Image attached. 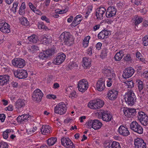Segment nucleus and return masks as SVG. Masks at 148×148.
<instances>
[{
	"instance_id": "nucleus-1",
	"label": "nucleus",
	"mask_w": 148,
	"mask_h": 148,
	"mask_svg": "<svg viewBox=\"0 0 148 148\" xmlns=\"http://www.w3.org/2000/svg\"><path fill=\"white\" fill-rule=\"evenodd\" d=\"M125 99L129 106H132L136 101V98L134 91L132 90L128 91L125 95Z\"/></svg>"
},
{
	"instance_id": "nucleus-2",
	"label": "nucleus",
	"mask_w": 148,
	"mask_h": 148,
	"mask_svg": "<svg viewBox=\"0 0 148 148\" xmlns=\"http://www.w3.org/2000/svg\"><path fill=\"white\" fill-rule=\"evenodd\" d=\"M104 104V101L99 99L90 101L88 104V107L93 110L99 109L102 107Z\"/></svg>"
},
{
	"instance_id": "nucleus-3",
	"label": "nucleus",
	"mask_w": 148,
	"mask_h": 148,
	"mask_svg": "<svg viewBox=\"0 0 148 148\" xmlns=\"http://www.w3.org/2000/svg\"><path fill=\"white\" fill-rule=\"evenodd\" d=\"M60 39L64 41L65 45L70 46L72 45L74 40L70 33L69 32H64L60 36Z\"/></svg>"
},
{
	"instance_id": "nucleus-4",
	"label": "nucleus",
	"mask_w": 148,
	"mask_h": 148,
	"mask_svg": "<svg viewBox=\"0 0 148 148\" xmlns=\"http://www.w3.org/2000/svg\"><path fill=\"white\" fill-rule=\"evenodd\" d=\"M99 114L101 115V118L102 120L106 122L111 121L110 124L111 125H115V122L113 120V117L112 115L106 111L102 110L99 112Z\"/></svg>"
},
{
	"instance_id": "nucleus-5",
	"label": "nucleus",
	"mask_w": 148,
	"mask_h": 148,
	"mask_svg": "<svg viewBox=\"0 0 148 148\" xmlns=\"http://www.w3.org/2000/svg\"><path fill=\"white\" fill-rule=\"evenodd\" d=\"M56 53V50L53 48L49 49L41 52L39 54V58L42 60H46L50 56H52Z\"/></svg>"
},
{
	"instance_id": "nucleus-6",
	"label": "nucleus",
	"mask_w": 148,
	"mask_h": 148,
	"mask_svg": "<svg viewBox=\"0 0 148 148\" xmlns=\"http://www.w3.org/2000/svg\"><path fill=\"white\" fill-rule=\"evenodd\" d=\"M66 111V106L64 102H62L57 104L54 108V112L56 113L62 115Z\"/></svg>"
},
{
	"instance_id": "nucleus-7",
	"label": "nucleus",
	"mask_w": 148,
	"mask_h": 148,
	"mask_svg": "<svg viewBox=\"0 0 148 148\" xmlns=\"http://www.w3.org/2000/svg\"><path fill=\"white\" fill-rule=\"evenodd\" d=\"M130 127L131 129L135 132L140 134H142L143 133V127L136 121L132 122L130 124Z\"/></svg>"
},
{
	"instance_id": "nucleus-8",
	"label": "nucleus",
	"mask_w": 148,
	"mask_h": 148,
	"mask_svg": "<svg viewBox=\"0 0 148 148\" xmlns=\"http://www.w3.org/2000/svg\"><path fill=\"white\" fill-rule=\"evenodd\" d=\"M78 90L82 92H84L88 89V81L86 79H83L79 81L78 83Z\"/></svg>"
},
{
	"instance_id": "nucleus-9",
	"label": "nucleus",
	"mask_w": 148,
	"mask_h": 148,
	"mask_svg": "<svg viewBox=\"0 0 148 148\" xmlns=\"http://www.w3.org/2000/svg\"><path fill=\"white\" fill-rule=\"evenodd\" d=\"M43 95L41 90L39 89H37L33 92L32 99L34 101L39 102L41 101Z\"/></svg>"
},
{
	"instance_id": "nucleus-10",
	"label": "nucleus",
	"mask_w": 148,
	"mask_h": 148,
	"mask_svg": "<svg viewBox=\"0 0 148 148\" xmlns=\"http://www.w3.org/2000/svg\"><path fill=\"white\" fill-rule=\"evenodd\" d=\"M12 63L15 67L22 68L26 64L25 60L21 58H15L12 60Z\"/></svg>"
},
{
	"instance_id": "nucleus-11",
	"label": "nucleus",
	"mask_w": 148,
	"mask_h": 148,
	"mask_svg": "<svg viewBox=\"0 0 148 148\" xmlns=\"http://www.w3.org/2000/svg\"><path fill=\"white\" fill-rule=\"evenodd\" d=\"M123 111L125 116L130 118L133 117L137 113L136 110L133 108H124Z\"/></svg>"
},
{
	"instance_id": "nucleus-12",
	"label": "nucleus",
	"mask_w": 148,
	"mask_h": 148,
	"mask_svg": "<svg viewBox=\"0 0 148 148\" xmlns=\"http://www.w3.org/2000/svg\"><path fill=\"white\" fill-rule=\"evenodd\" d=\"M61 143L62 145L67 148H75L74 145L71 140L69 138L64 137L61 139Z\"/></svg>"
},
{
	"instance_id": "nucleus-13",
	"label": "nucleus",
	"mask_w": 148,
	"mask_h": 148,
	"mask_svg": "<svg viewBox=\"0 0 148 148\" xmlns=\"http://www.w3.org/2000/svg\"><path fill=\"white\" fill-rule=\"evenodd\" d=\"M135 71L132 67H127L123 71V77L125 79L131 77L134 74Z\"/></svg>"
},
{
	"instance_id": "nucleus-14",
	"label": "nucleus",
	"mask_w": 148,
	"mask_h": 148,
	"mask_svg": "<svg viewBox=\"0 0 148 148\" xmlns=\"http://www.w3.org/2000/svg\"><path fill=\"white\" fill-rule=\"evenodd\" d=\"M56 58L53 61V64L56 65H59L62 63L64 60L66 56L63 53H59L58 54Z\"/></svg>"
},
{
	"instance_id": "nucleus-15",
	"label": "nucleus",
	"mask_w": 148,
	"mask_h": 148,
	"mask_svg": "<svg viewBox=\"0 0 148 148\" xmlns=\"http://www.w3.org/2000/svg\"><path fill=\"white\" fill-rule=\"evenodd\" d=\"M14 74L15 76L19 79L25 78L28 76L27 71L23 69L15 71Z\"/></svg>"
},
{
	"instance_id": "nucleus-16",
	"label": "nucleus",
	"mask_w": 148,
	"mask_h": 148,
	"mask_svg": "<svg viewBox=\"0 0 148 148\" xmlns=\"http://www.w3.org/2000/svg\"><path fill=\"white\" fill-rule=\"evenodd\" d=\"M0 30L4 33H8L10 32V26L4 22H0Z\"/></svg>"
},
{
	"instance_id": "nucleus-17",
	"label": "nucleus",
	"mask_w": 148,
	"mask_h": 148,
	"mask_svg": "<svg viewBox=\"0 0 148 148\" xmlns=\"http://www.w3.org/2000/svg\"><path fill=\"white\" fill-rule=\"evenodd\" d=\"M134 145L135 148H146V143L141 138H137L134 139Z\"/></svg>"
},
{
	"instance_id": "nucleus-18",
	"label": "nucleus",
	"mask_w": 148,
	"mask_h": 148,
	"mask_svg": "<svg viewBox=\"0 0 148 148\" xmlns=\"http://www.w3.org/2000/svg\"><path fill=\"white\" fill-rule=\"evenodd\" d=\"M119 91L115 89L109 90L107 94V97L110 100H114L117 97Z\"/></svg>"
},
{
	"instance_id": "nucleus-19",
	"label": "nucleus",
	"mask_w": 148,
	"mask_h": 148,
	"mask_svg": "<svg viewBox=\"0 0 148 148\" xmlns=\"http://www.w3.org/2000/svg\"><path fill=\"white\" fill-rule=\"evenodd\" d=\"M138 88V93L141 97L145 95V90L143 89L144 85L143 82L139 79L136 80Z\"/></svg>"
},
{
	"instance_id": "nucleus-20",
	"label": "nucleus",
	"mask_w": 148,
	"mask_h": 148,
	"mask_svg": "<svg viewBox=\"0 0 148 148\" xmlns=\"http://www.w3.org/2000/svg\"><path fill=\"white\" fill-rule=\"evenodd\" d=\"M117 10L115 7L110 6L108 8L106 13V15L108 18L111 17L115 15Z\"/></svg>"
},
{
	"instance_id": "nucleus-21",
	"label": "nucleus",
	"mask_w": 148,
	"mask_h": 148,
	"mask_svg": "<svg viewBox=\"0 0 148 148\" xmlns=\"http://www.w3.org/2000/svg\"><path fill=\"white\" fill-rule=\"evenodd\" d=\"M106 11V9L104 7H99L97 8L96 13L97 18L101 20L102 19Z\"/></svg>"
},
{
	"instance_id": "nucleus-22",
	"label": "nucleus",
	"mask_w": 148,
	"mask_h": 148,
	"mask_svg": "<svg viewBox=\"0 0 148 148\" xmlns=\"http://www.w3.org/2000/svg\"><path fill=\"white\" fill-rule=\"evenodd\" d=\"M10 78L8 75H0V86H3L9 84Z\"/></svg>"
},
{
	"instance_id": "nucleus-23",
	"label": "nucleus",
	"mask_w": 148,
	"mask_h": 148,
	"mask_svg": "<svg viewBox=\"0 0 148 148\" xmlns=\"http://www.w3.org/2000/svg\"><path fill=\"white\" fill-rule=\"evenodd\" d=\"M118 132L121 135L127 136L130 134V132L127 127L121 125L118 128Z\"/></svg>"
},
{
	"instance_id": "nucleus-24",
	"label": "nucleus",
	"mask_w": 148,
	"mask_h": 148,
	"mask_svg": "<svg viewBox=\"0 0 148 148\" xmlns=\"http://www.w3.org/2000/svg\"><path fill=\"white\" fill-rule=\"evenodd\" d=\"M105 88L104 80L103 79H100L96 84L97 90L99 91H102Z\"/></svg>"
},
{
	"instance_id": "nucleus-25",
	"label": "nucleus",
	"mask_w": 148,
	"mask_h": 148,
	"mask_svg": "<svg viewBox=\"0 0 148 148\" xmlns=\"http://www.w3.org/2000/svg\"><path fill=\"white\" fill-rule=\"evenodd\" d=\"M15 104L16 108H17L18 110H20L23 109L25 105V101L21 99H18L16 102Z\"/></svg>"
},
{
	"instance_id": "nucleus-26",
	"label": "nucleus",
	"mask_w": 148,
	"mask_h": 148,
	"mask_svg": "<svg viewBox=\"0 0 148 148\" xmlns=\"http://www.w3.org/2000/svg\"><path fill=\"white\" fill-rule=\"evenodd\" d=\"M52 40L51 37L49 35H44L41 37V40L43 44H49Z\"/></svg>"
},
{
	"instance_id": "nucleus-27",
	"label": "nucleus",
	"mask_w": 148,
	"mask_h": 148,
	"mask_svg": "<svg viewBox=\"0 0 148 148\" xmlns=\"http://www.w3.org/2000/svg\"><path fill=\"white\" fill-rule=\"evenodd\" d=\"M82 16L81 15H77L74 18L73 21L71 24V26L75 27L78 24H79L82 20Z\"/></svg>"
},
{
	"instance_id": "nucleus-28",
	"label": "nucleus",
	"mask_w": 148,
	"mask_h": 148,
	"mask_svg": "<svg viewBox=\"0 0 148 148\" xmlns=\"http://www.w3.org/2000/svg\"><path fill=\"white\" fill-rule=\"evenodd\" d=\"M93 122V128L95 130L99 129L102 126V123L98 120H94Z\"/></svg>"
},
{
	"instance_id": "nucleus-29",
	"label": "nucleus",
	"mask_w": 148,
	"mask_h": 148,
	"mask_svg": "<svg viewBox=\"0 0 148 148\" xmlns=\"http://www.w3.org/2000/svg\"><path fill=\"white\" fill-rule=\"evenodd\" d=\"M83 62L85 67L86 69L90 67L91 66V59L87 57H84L83 59Z\"/></svg>"
},
{
	"instance_id": "nucleus-30",
	"label": "nucleus",
	"mask_w": 148,
	"mask_h": 148,
	"mask_svg": "<svg viewBox=\"0 0 148 148\" xmlns=\"http://www.w3.org/2000/svg\"><path fill=\"white\" fill-rule=\"evenodd\" d=\"M50 128V127L49 125H43L41 129V131L42 134L45 135L47 134L46 133H49L51 132Z\"/></svg>"
},
{
	"instance_id": "nucleus-31",
	"label": "nucleus",
	"mask_w": 148,
	"mask_h": 148,
	"mask_svg": "<svg viewBox=\"0 0 148 148\" xmlns=\"http://www.w3.org/2000/svg\"><path fill=\"white\" fill-rule=\"evenodd\" d=\"M26 6L24 2L22 3L20 7L18 13L20 15L22 16L23 15L25 14Z\"/></svg>"
},
{
	"instance_id": "nucleus-32",
	"label": "nucleus",
	"mask_w": 148,
	"mask_h": 148,
	"mask_svg": "<svg viewBox=\"0 0 148 148\" xmlns=\"http://www.w3.org/2000/svg\"><path fill=\"white\" fill-rule=\"evenodd\" d=\"M57 140V138L56 137L50 138L47 140V144L49 146H52L55 144Z\"/></svg>"
},
{
	"instance_id": "nucleus-33",
	"label": "nucleus",
	"mask_w": 148,
	"mask_h": 148,
	"mask_svg": "<svg viewBox=\"0 0 148 148\" xmlns=\"http://www.w3.org/2000/svg\"><path fill=\"white\" fill-rule=\"evenodd\" d=\"M27 39L30 42L33 43H35L36 42L38 38L36 36L33 34L28 37Z\"/></svg>"
},
{
	"instance_id": "nucleus-34",
	"label": "nucleus",
	"mask_w": 148,
	"mask_h": 148,
	"mask_svg": "<svg viewBox=\"0 0 148 148\" xmlns=\"http://www.w3.org/2000/svg\"><path fill=\"white\" fill-rule=\"evenodd\" d=\"M20 21L21 24L23 25L27 26L29 25V22L27 21V18L23 17L21 18Z\"/></svg>"
},
{
	"instance_id": "nucleus-35",
	"label": "nucleus",
	"mask_w": 148,
	"mask_h": 148,
	"mask_svg": "<svg viewBox=\"0 0 148 148\" xmlns=\"http://www.w3.org/2000/svg\"><path fill=\"white\" fill-rule=\"evenodd\" d=\"M138 115L137 116V117L139 121L142 119H144V118L146 117L147 116L144 112L142 111L138 112Z\"/></svg>"
},
{
	"instance_id": "nucleus-36",
	"label": "nucleus",
	"mask_w": 148,
	"mask_h": 148,
	"mask_svg": "<svg viewBox=\"0 0 148 148\" xmlns=\"http://www.w3.org/2000/svg\"><path fill=\"white\" fill-rule=\"evenodd\" d=\"M123 56V54H121L120 51L117 52L116 53L114 57L115 60L116 61H120L122 58Z\"/></svg>"
},
{
	"instance_id": "nucleus-37",
	"label": "nucleus",
	"mask_w": 148,
	"mask_h": 148,
	"mask_svg": "<svg viewBox=\"0 0 148 148\" xmlns=\"http://www.w3.org/2000/svg\"><path fill=\"white\" fill-rule=\"evenodd\" d=\"M143 20V19L142 18L139 16H137L134 20L135 25L136 26L137 25L142 22Z\"/></svg>"
},
{
	"instance_id": "nucleus-38",
	"label": "nucleus",
	"mask_w": 148,
	"mask_h": 148,
	"mask_svg": "<svg viewBox=\"0 0 148 148\" xmlns=\"http://www.w3.org/2000/svg\"><path fill=\"white\" fill-rule=\"evenodd\" d=\"M113 144V142L106 141L104 144L105 148H111Z\"/></svg>"
},
{
	"instance_id": "nucleus-39",
	"label": "nucleus",
	"mask_w": 148,
	"mask_h": 148,
	"mask_svg": "<svg viewBox=\"0 0 148 148\" xmlns=\"http://www.w3.org/2000/svg\"><path fill=\"white\" fill-rule=\"evenodd\" d=\"M140 123L144 126H146L148 124V116H147L143 119L140 120Z\"/></svg>"
},
{
	"instance_id": "nucleus-40",
	"label": "nucleus",
	"mask_w": 148,
	"mask_h": 148,
	"mask_svg": "<svg viewBox=\"0 0 148 148\" xmlns=\"http://www.w3.org/2000/svg\"><path fill=\"white\" fill-rule=\"evenodd\" d=\"M94 120H89L88 121L86 124L87 127L88 128H93Z\"/></svg>"
},
{
	"instance_id": "nucleus-41",
	"label": "nucleus",
	"mask_w": 148,
	"mask_h": 148,
	"mask_svg": "<svg viewBox=\"0 0 148 148\" xmlns=\"http://www.w3.org/2000/svg\"><path fill=\"white\" fill-rule=\"evenodd\" d=\"M126 85L127 86L128 88H132L134 86V84L133 81L132 80L127 81L125 82Z\"/></svg>"
},
{
	"instance_id": "nucleus-42",
	"label": "nucleus",
	"mask_w": 148,
	"mask_h": 148,
	"mask_svg": "<svg viewBox=\"0 0 148 148\" xmlns=\"http://www.w3.org/2000/svg\"><path fill=\"white\" fill-rule=\"evenodd\" d=\"M104 32L102 30L99 32L98 35V37L99 39H103L106 38V37L105 36Z\"/></svg>"
},
{
	"instance_id": "nucleus-43",
	"label": "nucleus",
	"mask_w": 148,
	"mask_h": 148,
	"mask_svg": "<svg viewBox=\"0 0 148 148\" xmlns=\"http://www.w3.org/2000/svg\"><path fill=\"white\" fill-rule=\"evenodd\" d=\"M18 2H15L13 4V7L11 8L12 11L14 13H15L16 12V10L17 9V6L18 4Z\"/></svg>"
},
{
	"instance_id": "nucleus-44",
	"label": "nucleus",
	"mask_w": 148,
	"mask_h": 148,
	"mask_svg": "<svg viewBox=\"0 0 148 148\" xmlns=\"http://www.w3.org/2000/svg\"><path fill=\"white\" fill-rule=\"evenodd\" d=\"M143 43L144 46H147L148 45V36H146L142 39Z\"/></svg>"
},
{
	"instance_id": "nucleus-45",
	"label": "nucleus",
	"mask_w": 148,
	"mask_h": 148,
	"mask_svg": "<svg viewBox=\"0 0 148 148\" xmlns=\"http://www.w3.org/2000/svg\"><path fill=\"white\" fill-rule=\"evenodd\" d=\"M110 70L108 68H104L102 71V73L105 76L107 77V75H109V73H110Z\"/></svg>"
},
{
	"instance_id": "nucleus-46",
	"label": "nucleus",
	"mask_w": 148,
	"mask_h": 148,
	"mask_svg": "<svg viewBox=\"0 0 148 148\" xmlns=\"http://www.w3.org/2000/svg\"><path fill=\"white\" fill-rule=\"evenodd\" d=\"M17 120L18 123H23V122H25L23 114L19 116L17 118Z\"/></svg>"
},
{
	"instance_id": "nucleus-47",
	"label": "nucleus",
	"mask_w": 148,
	"mask_h": 148,
	"mask_svg": "<svg viewBox=\"0 0 148 148\" xmlns=\"http://www.w3.org/2000/svg\"><path fill=\"white\" fill-rule=\"evenodd\" d=\"M111 148H121V146L119 143L116 141H113Z\"/></svg>"
},
{
	"instance_id": "nucleus-48",
	"label": "nucleus",
	"mask_w": 148,
	"mask_h": 148,
	"mask_svg": "<svg viewBox=\"0 0 148 148\" xmlns=\"http://www.w3.org/2000/svg\"><path fill=\"white\" fill-rule=\"evenodd\" d=\"M93 48L92 46H90L87 49L86 53L88 55L90 56L92 55Z\"/></svg>"
},
{
	"instance_id": "nucleus-49",
	"label": "nucleus",
	"mask_w": 148,
	"mask_h": 148,
	"mask_svg": "<svg viewBox=\"0 0 148 148\" xmlns=\"http://www.w3.org/2000/svg\"><path fill=\"white\" fill-rule=\"evenodd\" d=\"M108 49L106 48H104L102 51L101 56L102 58H104L107 56Z\"/></svg>"
},
{
	"instance_id": "nucleus-50",
	"label": "nucleus",
	"mask_w": 148,
	"mask_h": 148,
	"mask_svg": "<svg viewBox=\"0 0 148 148\" xmlns=\"http://www.w3.org/2000/svg\"><path fill=\"white\" fill-rule=\"evenodd\" d=\"M109 75H107V77H108V79H112L115 76V74L114 71H112L111 70L110 71Z\"/></svg>"
},
{
	"instance_id": "nucleus-51",
	"label": "nucleus",
	"mask_w": 148,
	"mask_h": 148,
	"mask_svg": "<svg viewBox=\"0 0 148 148\" xmlns=\"http://www.w3.org/2000/svg\"><path fill=\"white\" fill-rule=\"evenodd\" d=\"M8 145L6 143L1 142L0 143V148H8Z\"/></svg>"
},
{
	"instance_id": "nucleus-52",
	"label": "nucleus",
	"mask_w": 148,
	"mask_h": 148,
	"mask_svg": "<svg viewBox=\"0 0 148 148\" xmlns=\"http://www.w3.org/2000/svg\"><path fill=\"white\" fill-rule=\"evenodd\" d=\"M136 56L137 58L138 59H139L140 61H143L144 59L143 58L140 57H142V55L139 52H137L136 53Z\"/></svg>"
},
{
	"instance_id": "nucleus-53",
	"label": "nucleus",
	"mask_w": 148,
	"mask_h": 148,
	"mask_svg": "<svg viewBox=\"0 0 148 148\" xmlns=\"http://www.w3.org/2000/svg\"><path fill=\"white\" fill-rule=\"evenodd\" d=\"M39 27L41 29H45V30L48 29L47 27L44 25L43 23H40L39 24Z\"/></svg>"
},
{
	"instance_id": "nucleus-54",
	"label": "nucleus",
	"mask_w": 148,
	"mask_h": 148,
	"mask_svg": "<svg viewBox=\"0 0 148 148\" xmlns=\"http://www.w3.org/2000/svg\"><path fill=\"white\" fill-rule=\"evenodd\" d=\"M93 6L92 5H89L87 7V10L86 12L87 14H90L92 11Z\"/></svg>"
},
{
	"instance_id": "nucleus-55",
	"label": "nucleus",
	"mask_w": 148,
	"mask_h": 148,
	"mask_svg": "<svg viewBox=\"0 0 148 148\" xmlns=\"http://www.w3.org/2000/svg\"><path fill=\"white\" fill-rule=\"evenodd\" d=\"M29 7L31 9V10L33 11H34L36 9V8L32 4V3L29 2Z\"/></svg>"
},
{
	"instance_id": "nucleus-56",
	"label": "nucleus",
	"mask_w": 148,
	"mask_h": 148,
	"mask_svg": "<svg viewBox=\"0 0 148 148\" xmlns=\"http://www.w3.org/2000/svg\"><path fill=\"white\" fill-rule=\"evenodd\" d=\"M5 118V116L4 114H0V120L1 122L4 121Z\"/></svg>"
},
{
	"instance_id": "nucleus-57",
	"label": "nucleus",
	"mask_w": 148,
	"mask_h": 148,
	"mask_svg": "<svg viewBox=\"0 0 148 148\" xmlns=\"http://www.w3.org/2000/svg\"><path fill=\"white\" fill-rule=\"evenodd\" d=\"M112 79H108L106 81L107 83V85L108 87H110L112 85Z\"/></svg>"
},
{
	"instance_id": "nucleus-58",
	"label": "nucleus",
	"mask_w": 148,
	"mask_h": 148,
	"mask_svg": "<svg viewBox=\"0 0 148 148\" xmlns=\"http://www.w3.org/2000/svg\"><path fill=\"white\" fill-rule=\"evenodd\" d=\"M41 19L42 20L45 21L47 23H49V19L47 18L45 16H42L41 17Z\"/></svg>"
},
{
	"instance_id": "nucleus-59",
	"label": "nucleus",
	"mask_w": 148,
	"mask_h": 148,
	"mask_svg": "<svg viewBox=\"0 0 148 148\" xmlns=\"http://www.w3.org/2000/svg\"><path fill=\"white\" fill-rule=\"evenodd\" d=\"M102 44L100 42L97 43L96 45V47L97 49L99 50L101 49Z\"/></svg>"
},
{
	"instance_id": "nucleus-60",
	"label": "nucleus",
	"mask_w": 148,
	"mask_h": 148,
	"mask_svg": "<svg viewBox=\"0 0 148 148\" xmlns=\"http://www.w3.org/2000/svg\"><path fill=\"white\" fill-rule=\"evenodd\" d=\"M124 60L127 61H129L131 60V57L130 54H128L124 58Z\"/></svg>"
},
{
	"instance_id": "nucleus-61",
	"label": "nucleus",
	"mask_w": 148,
	"mask_h": 148,
	"mask_svg": "<svg viewBox=\"0 0 148 148\" xmlns=\"http://www.w3.org/2000/svg\"><path fill=\"white\" fill-rule=\"evenodd\" d=\"M47 98L49 99H55L56 98V96L53 95H48L47 96Z\"/></svg>"
},
{
	"instance_id": "nucleus-62",
	"label": "nucleus",
	"mask_w": 148,
	"mask_h": 148,
	"mask_svg": "<svg viewBox=\"0 0 148 148\" xmlns=\"http://www.w3.org/2000/svg\"><path fill=\"white\" fill-rule=\"evenodd\" d=\"M103 31L104 32V34L105 36L106 37V38H107L108 37V35L109 34H110V32L109 31H108L107 30H106L105 29L103 30Z\"/></svg>"
},
{
	"instance_id": "nucleus-63",
	"label": "nucleus",
	"mask_w": 148,
	"mask_h": 148,
	"mask_svg": "<svg viewBox=\"0 0 148 148\" xmlns=\"http://www.w3.org/2000/svg\"><path fill=\"white\" fill-rule=\"evenodd\" d=\"M24 118V119L25 121V122L27 120H28V119L29 118L30 115L28 114H23Z\"/></svg>"
},
{
	"instance_id": "nucleus-64",
	"label": "nucleus",
	"mask_w": 148,
	"mask_h": 148,
	"mask_svg": "<svg viewBox=\"0 0 148 148\" xmlns=\"http://www.w3.org/2000/svg\"><path fill=\"white\" fill-rule=\"evenodd\" d=\"M143 75L145 78H148V70L145 71L143 73Z\"/></svg>"
}]
</instances>
